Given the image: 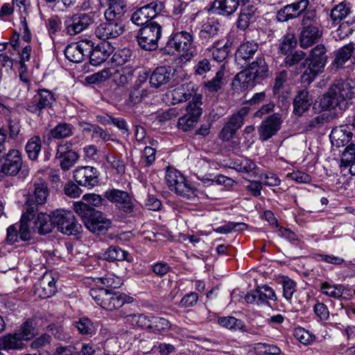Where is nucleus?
Segmentation results:
<instances>
[{"label":"nucleus","instance_id":"49","mask_svg":"<svg viewBox=\"0 0 355 355\" xmlns=\"http://www.w3.org/2000/svg\"><path fill=\"white\" fill-rule=\"evenodd\" d=\"M152 19L145 6L137 9L131 16V21L137 26L145 25Z\"/></svg>","mask_w":355,"mask_h":355},{"label":"nucleus","instance_id":"37","mask_svg":"<svg viewBox=\"0 0 355 355\" xmlns=\"http://www.w3.org/2000/svg\"><path fill=\"white\" fill-rule=\"evenodd\" d=\"M239 6L238 0H216L212 4V8L219 15L230 16L236 10Z\"/></svg>","mask_w":355,"mask_h":355},{"label":"nucleus","instance_id":"57","mask_svg":"<svg viewBox=\"0 0 355 355\" xmlns=\"http://www.w3.org/2000/svg\"><path fill=\"white\" fill-rule=\"evenodd\" d=\"M8 128L9 130V137L16 139L21 130L20 119L15 116H10L7 119Z\"/></svg>","mask_w":355,"mask_h":355},{"label":"nucleus","instance_id":"21","mask_svg":"<svg viewBox=\"0 0 355 355\" xmlns=\"http://www.w3.org/2000/svg\"><path fill=\"white\" fill-rule=\"evenodd\" d=\"M57 292L55 279L51 272H46L35 284V294L40 298H49Z\"/></svg>","mask_w":355,"mask_h":355},{"label":"nucleus","instance_id":"53","mask_svg":"<svg viewBox=\"0 0 355 355\" xmlns=\"http://www.w3.org/2000/svg\"><path fill=\"white\" fill-rule=\"evenodd\" d=\"M218 323L230 330H240L243 328V321L233 316L221 317L218 319Z\"/></svg>","mask_w":355,"mask_h":355},{"label":"nucleus","instance_id":"64","mask_svg":"<svg viewBox=\"0 0 355 355\" xmlns=\"http://www.w3.org/2000/svg\"><path fill=\"white\" fill-rule=\"evenodd\" d=\"M198 121L189 116V115L184 114L179 118L178 122V127L179 129L184 132L191 130Z\"/></svg>","mask_w":355,"mask_h":355},{"label":"nucleus","instance_id":"16","mask_svg":"<svg viewBox=\"0 0 355 355\" xmlns=\"http://www.w3.org/2000/svg\"><path fill=\"white\" fill-rule=\"evenodd\" d=\"M104 197L111 202L115 203L121 211L130 214L134 211L133 200L126 191L111 189L105 191Z\"/></svg>","mask_w":355,"mask_h":355},{"label":"nucleus","instance_id":"17","mask_svg":"<svg viewBox=\"0 0 355 355\" xmlns=\"http://www.w3.org/2000/svg\"><path fill=\"white\" fill-rule=\"evenodd\" d=\"M55 158L60 159V168L63 171H69L78 161L79 155L73 150L71 141H62L57 146Z\"/></svg>","mask_w":355,"mask_h":355},{"label":"nucleus","instance_id":"41","mask_svg":"<svg viewBox=\"0 0 355 355\" xmlns=\"http://www.w3.org/2000/svg\"><path fill=\"white\" fill-rule=\"evenodd\" d=\"M78 333L83 336H92L96 334V327L88 318L83 317L73 322Z\"/></svg>","mask_w":355,"mask_h":355},{"label":"nucleus","instance_id":"26","mask_svg":"<svg viewBox=\"0 0 355 355\" xmlns=\"http://www.w3.org/2000/svg\"><path fill=\"white\" fill-rule=\"evenodd\" d=\"M352 125H344L334 128L329 135L332 144L336 147L347 145L352 138Z\"/></svg>","mask_w":355,"mask_h":355},{"label":"nucleus","instance_id":"22","mask_svg":"<svg viewBox=\"0 0 355 355\" xmlns=\"http://www.w3.org/2000/svg\"><path fill=\"white\" fill-rule=\"evenodd\" d=\"M91 41L88 40H82L77 43L69 44L65 50V57L71 62H80L85 56H89L91 49Z\"/></svg>","mask_w":355,"mask_h":355},{"label":"nucleus","instance_id":"15","mask_svg":"<svg viewBox=\"0 0 355 355\" xmlns=\"http://www.w3.org/2000/svg\"><path fill=\"white\" fill-rule=\"evenodd\" d=\"M250 108L243 107L236 113L232 115L229 121L221 129L218 137L223 141H229L236 134V131L243 125L244 119L248 116Z\"/></svg>","mask_w":355,"mask_h":355},{"label":"nucleus","instance_id":"14","mask_svg":"<svg viewBox=\"0 0 355 355\" xmlns=\"http://www.w3.org/2000/svg\"><path fill=\"white\" fill-rule=\"evenodd\" d=\"M122 15H114L110 18L105 16L106 21L101 23L95 29V35L104 41L116 38L124 32V26L119 18Z\"/></svg>","mask_w":355,"mask_h":355},{"label":"nucleus","instance_id":"13","mask_svg":"<svg viewBox=\"0 0 355 355\" xmlns=\"http://www.w3.org/2000/svg\"><path fill=\"white\" fill-rule=\"evenodd\" d=\"M94 22V15L91 12L74 13L65 18L64 31L68 35L73 36L89 28Z\"/></svg>","mask_w":355,"mask_h":355},{"label":"nucleus","instance_id":"39","mask_svg":"<svg viewBox=\"0 0 355 355\" xmlns=\"http://www.w3.org/2000/svg\"><path fill=\"white\" fill-rule=\"evenodd\" d=\"M351 12L349 3L343 1L335 6L331 10L330 17L332 23L338 24L341 20L346 18Z\"/></svg>","mask_w":355,"mask_h":355},{"label":"nucleus","instance_id":"30","mask_svg":"<svg viewBox=\"0 0 355 355\" xmlns=\"http://www.w3.org/2000/svg\"><path fill=\"white\" fill-rule=\"evenodd\" d=\"M313 100L307 89L299 91L293 100V113L302 116L311 105Z\"/></svg>","mask_w":355,"mask_h":355},{"label":"nucleus","instance_id":"48","mask_svg":"<svg viewBox=\"0 0 355 355\" xmlns=\"http://www.w3.org/2000/svg\"><path fill=\"white\" fill-rule=\"evenodd\" d=\"M256 80L247 69L238 73L234 78V80L238 81L240 86L245 89L254 87L256 84Z\"/></svg>","mask_w":355,"mask_h":355},{"label":"nucleus","instance_id":"10","mask_svg":"<svg viewBox=\"0 0 355 355\" xmlns=\"http://www.w3.org/2000/svg\"><path fill=\"white\" fill-rule=\"evenodd\" d=\"M56 103L53 92L47 89H38L31 100L26 103L25 109L40 116L44 110L52 108Z\"/></svg>","mask_w":355,"mask_h":355},{"label":"nucleus","instance_id":"31","mask_svg":"<svg viewBox=\"0 0 355 355\" xmlns=\"http://www.w3.org/2000/svg\"><path fill=\"white\" fill-rule=\"evenodd\" d=\"M49 196V189L47 182L42 179L37 178L33 182V191L31 196L37 204L44 205Z\"/></svg>","mask_w":355,"mask_h":355},{"label":"nucleus","instance_id":"33","mask_svg":"<svg viewBox=\"0 0 355 355\" xmlns=\"http://www.w3.org/2000/svg\"><path fill=\"white\" fill-rule=\"evenodd\" d=\"M53 218V211L50 215L44 213H40L37 215L35 228L40 234H46L53 230L55 227Z\"/></svg>","mask_w":355,"mask_h":355},{"label":"nucleus","instance_id":"60","mask_svg":"<svg viewBox=\"0 0 355 355\" xmlns=\"http://www.w3.org/2000/svg\"><path fill=\"white\" fill-rule=\"evenodd\" d=\"M99 281L106 287L105 288L110 290L119 288L122 285L121 279L112 274L99 278Z\"/></svg>","mask_w":355,"mask_h":355},{"label":"nucleus","instance_id":"11","mask_svg":"<svg viewBox=\"0 0 355 355\" xmlns=\"http://www.w3.org/2000/svg\"><path fill=\"white\" fill-rule=\"evenodd\" d=\"M161 36L162 26L153 21L139 30L137 41L142 49L151 51L157 49Z\"/></svg>","mask_w":355,"mask_h":355},{"label":"nucleus","instance_id":"35","mask_svg":"<svg viewBox=\"0 0 355 355\" xmlns=\"http://www.w3.org/2000/svg\"><path fill=\"white\" fill-rule=\"evenodd\" d=\"M246 69L257 80L264 79L268 76V66L263 57L257 58Z\"/></svg>","mask_w":355,"mask_h":355},{"label":"nucleus","instance_id":"19","mask_svg":"<svg viewBox=\"0 0 355 355\" xmlns=\"http://www.w3.org/2000/svg\"><path fill=\"white\" fill-rule=\"evenodd\" d=\"M282 123L281 114L275 113L263 121L258 128L259 139L262 141H268L280 130Z\"/></svg>","mask_w":355,"mask_h":355},{"label":"nucleus","instance_id":"59","mask_svg":"<svg viewBox=\"0 0 355 355\" xmlns=\"http://www.w3.org/2000/svg\"><path fill=\"white\" fill-rule=\"evenodd\" d=\"M254 349L259 355H278L281 352L277 346L266 343L256 344Z\"/></svg>","mask_w":355,"mask_h":355},{"label":"nucleus","instance_id":"52","mask_svg":"<svg viewBox=\"0 0 355 355\" xmlns=\"http://www.w3.org/2000/svg\"><path fill=\"white\" fill-rule=\"evenodd\" d=\"M301 16V25L302 27L318 26V18L315 10L306 8Z\"/></svg>","mask_w":355,"mask_h":355},{"label":"nucleus","instance_id":"32","mask_svg":"<svg viewBox=\"0 0 355 355\" xmlns=\"http://www.w3.org/2000/svg\"><path fill=\"white\" fill-rule=\"evenodd\" d=\"M257 19V8L253 6H248L241 8L238 20L237 28L241 30L247 29L250 24L254 22Z\"/></svg>","mask_w":355,"mask_h":355},{"label":"nucleus","instance_id":"38","mask_svg":"<svg viewBox=\"0 0 355 355\" xmlns=\"http://www.w3.org/2000/svg\"><path fill=\"white\" fill-rule=\"evenodd\" d=\"M220 30V24L214 19H209L203 24L199 33L200 39L204 42H207L215 37Z\"/></svg>","mask_w":355,"mask_h":355},{"label":"nucleus","instance_id":"6","mask_svg":"<svg viewBox=\"0 0 355 355\" xmlns=\"http://www.w3.org/2000/svg\"><path fill=\"white\" fill-rule=\"evenodd\" d=\"M134 69L130 67H111L92 75L89 80L91 83H101L112 79L118 86H125L133 77Z\"/></svg>","mask_w":355,"mask_h":355},{"label":"nucleus","instance_id":"50","mask_svg":"<svg viewBox=\"0 0 355 355\" xmlns=\"http://www.w3.org/2000/svg\"><path fill=\"white\" fill-rule=\"evenodd\" d=\"M105 157L110 166L115 169L118 173L123 174L125 173V166L123 161L116 153H108L105 155Z\"/></svg>","mask_w":355,"mask_h":355},{"label":"nucleus","instance_id":"2","mask_svg":"<svg viewBox=\"0 0 355 355\" xmlns=\"http://www.w3.org/2000/svg\"><path fill=\"white\" fill-rule=\"evenodd\" d=\"M327 49L323 44H318L309 52L302 66L305 68L301 76L302 83L310 85L322 73L327 64L328 55Z\"/></svg>","mask_w":355,"mask_h":355},{"label":"nucleus","instance_id":"34","mask_svg":"<svg viewBox=\"0 0 355 355\" xmlns=\"http://www.w3.org/2000/svg\"><path fill=\"white\" fill-rule=\"evenodd\" d=\"M103 6L107 7L104 12V16L110 18L114 15H123L126 10V2L125 0H100Z\"/></svg>","mask_w":355,"mask_h":355},{"label":"nucleus","instance_id":"46","mask_svg":"<svg viewBox=\"0 0 355 355\" xmlns=\"http://www.w3.org/2000/svg\"><path fill=\"white\" fill-rule=\"evenodd\" d=\"M297 41L296 37L293 33H287L285 34L279 43V51L284 55L292 52L297 46Z\"/></svg>","mask_w":355,"mask_h":355},{"label":"nucleus","instance_id":"18","mask_svg":"<svg viewBox=\"0 0 355 355\" xmlns=\"http://www.w3.org/2000/svg\"><path fill=\"white\" fill-rule=\"evenodd\" d=\"M73 179L78 185L92 189L99 183V172L94 166H80L73 171Z\"/></svg>","mask_w":355,"mask_h":355},{"label":"nucleus","instance_id":"45","mask_svg":"<svg viewBox=\"0 0 355 355\" xmlns=\"http://www.w3.org/2000/svg\"><path fill=\"white\" fill-rule=\"evenodd\" d=\"M73 129L71 124L62 122L51 129L50 133L53 139H61L71 137L73 135Z\"/></svg>","mask_w":355,"mask_h":355},{"label":"nucleus","instance_id":"63","mask_svg":"<svg viewBox=\"0 0 355 355\" xmlns=\"http://www.w3.org/2000/svg\"><path fill=\"white\" fill-rule=\"evenodd\" d=\"M83 199L89 206L92 205L97 207L101 205H105L107 202V200L105 198H103L101 196L96 193L85 194L83 197Z\"/></svg>","mask_w":355,"mask_h":355},{"label":"nucleus","instance_id":"36","mask_svg":"<svg viewBox=\"0 0 355 355\" xmlns=\"http://www.w3.org/2000/svg\"><path fill=\"white\" fill-rule=\"evenodd\" d=\"M231 44H223L220 40L215 41L207 50L211 51L213 59L218 62L224 61L230 51Z\"/></svg>","mask_w":355,"mask_h":355},{"label":"nucleus","instance_id":"9","mask_svg":"<svg viewBox=\"0 0 355 355\" xmlns=\"http://www.w3.org/2000/svg\"><path fill=\"white\" fill-rule=\"evenodd\" d=\"M1 171L6 175H19L21 179L26 178L30 171L28 166L23 162L21 153L16 149L10 150L6 155Z\"/></svg>","mask_w":355,"mask_h":355},{"label":"nucleus","instance_id":"43","mask_svg":"<svg viewBox=\"0 0 355 355\" xmlns=\"http://www.w3.org/2000/svg\"><path fill=\"white\" fill-rule=\"evenodd\" d=\"M104 256L105 259L109 261H130L128 259L129 253L116 245L110 246L105 252Z\"/></svg>","mask_w":355,"mask_h":355},{"label":"nucleus","instance_id":"28","mask_svg":"<svg viewBox=\"0 0 355 355\" xmlns=\"http://www.w3.org/2000/svg\"><path fill=\"white\" fill-rule=\"evenodd\" d=\"M258 44L254 42H246L242 43L235 53L236 62L243 66L248 60L252 58L258 50Z\"/></svg>","mask_w":355,"mask_h":355},{"label":"nucleus","instance_id":"56","mask_svg":"<svg viewBox=\"0 0 355 355\" xmlns=\"http://www.w3.org/2000/svg\"><path fill=\"white\" fill-rule=\"evenodd\" d=\"M355 31V25L349 24L347 21L343 22L340 24L338 29L336 31L334 37L336 40H343L348 37Z\"/></svg>","mask_w":355,"mask_h":355},{"label":"nucleus","instance_id":"20","mask_svg":"<svg viewBox=\"0 0 355 355\" xmlns=\"http://www.w3.org/2000/svg\"><path fill=\"white\" fill-rule=\"evenodd\" d=\"M309 5V0H300L288 4L281 8L277 13L276 18L281 22L297 18L304 12Z\"/></svg>","mask_w":355,"mask_h":355},{"label":"nucleus","instance_id":"58","mask_svg":"<svg viewBox=\"0 0 355 355\" xmlns=\"http://www.w3.org/2000/svg\"><path fill=\"white\" fill-rule=\"evenodd\" d=\"M306 53L302 51H295L294 53H289L286 55L284 60V64L286 67H291L300 63L305 58Z\"/></svg>","mask_w":355,"mask_h":355},{"label":"nucleus","instance_id":"12","mask_svg":"<svg viewBox=\"0 0 355 355\" xmlns=\"http://www.w3.org/2000/svg\"><path fill=\"white\" fill-rule=\"evenodd\" d=\"M53 216L55 226L61 233L69 236H78L82 232L83 227L72 211L56 210L53 211Z\"/></svg>","mask_w":355,"mask_h":355},{"label":"nucleus","instance_id":"54","mask_svg":"<svg viewBox=\"0 0 355 355\" xmlns=\"http://www.w3.org/2000/svg\"><path fill=\"white\" fill-rule=\"evenodd\" d=\"M283 286V295L287 300H291L296 291V283L287 276L281 277Z\"/></svg>","mask_w":355,"mask_h":355},{"label":"nucleus","instance_id":"44","mask_svg":"<svg viewBox=\"0 0 355 355\" xmlns=\"http://www.w3.org/2000/svg\"><path fill=\"white\" fill-rule=\"evenodd\" d=\"M202 98L201 94L194 95L192 101L188 103L186 108V114L189 115V116L197 121H198L202 113V110L200 107L202 105Z\"/></svg>","mask_w":355,"mask_h":355},{"label":"nucleus","instance_id":"8","mask_svg":"<svg viewBox=\"0 0 355 355\" xmlns=\"http://www.w3.org/2000/svg\"><path fill=\"white\" fill-rule=\"evenodd\" d=\"M193 43V35L186 31H178L173 33L166 43V48H168V53L171 49L178 51L185 60H190L193 58L192 51Z\"/></svg>","mask_w":355,"mask_h":355},{"label":"nucleus","instance_id":"62","mask_svg":"<svg viewBox=\"0 0 355 355\" xmlns=\"http://www.w3.org/2000/svg\"><path fill=\"white\" fill-rule=\"evenodd\" d=\"M288 76V71L282 70L276 73L275 83L273 86L274 94H277L280 92L284 87V84L287 81Z\"/></svg>","mask_w":355,"mask_h":355},{"label":"nucleus","instance_id":"27","mask_svg":"<svg viewBox=\"0 0 355 355\" xmlns=\"http://www.w3.org/2000/svg\"><path fill=\"white\" fill-rule=\"evenodd\" d=\"M197 89L191 83L182 84L171 92L173 104L186 102L196 94Z\"/></svg>","mask_w":355,"mask_h":355},{"label":"nucleus","instance_id":"61","mask_svg":"<svg viewBox=\"0 0 355 355\" xmlns=\"http://www.w3.org/2000/svg\"><path fill=\"white\" fill-rule=\"evenodd\" d=\"M320 291L322 294L334 298H339L343 295V292L337 286L331 285L327 282L321 284Z\"/></svg>","mask_w":355,"mask_h":355},{"label":"nucleus","instance_id":"51","mask_svg":"<svg viewBox=\"0 0 355 355\" xmlns=\"http://www.w3.org/2000/svg\"><path fill=\"white\" fill-rule=\"evenodd\" d=\"M223 78L224 72L222 70H219L211 80L205 82V87L209 92H217L222 88Z\"/></svg>","mask_w":355,"mask_h":355},{"label":"nucleus","instance_id":"1","mask_svg":"<svg viewBox=\"0 0 355 355\" xmlns=\"http://www.w3.org/2000/svg\"><path fill=\"white\" fill-rule=\"evenodd\" d=\"M354 87L351 80L338 81L332 85L320 100V106L324 110L338 107L345 110L348 107V101L354 95Z\"/></svg>","mask_w":355,"mask_h":355},{"label":"nucleus","instance_id":"25","mask_svg":"<svg viewBox=\"0 0 355 355\" xmlns=\"http://www.w3.org/2000/svg\"><path fill=\"white\" fill-rule=\"evenodd\" d=\"M322 36V31L317 26L302 27L300 33V46L307 49L315 44Z\"/></svg>","mask_w":355,"mask_h":355},{"label":"nucleus","instance_id":"55","mask_svg":"<svg viewBox=\"0 0 355 355\" xmlns=\"http://www.w3.org/2000/svg\"><path fill=\"white\" fill-rule=\"evenodd\" d=\"M132 57V51L130 49L123 48L118 50L112 57V60L115 62L116 66L121 67L123 64L128 62Z\"/></svg>","mask_w":355,"mask_h":355},{"label":"nucleus","instance_id":"5","mask_svg":"<svg viewBox=\"0 0 355 355\" xmlns=\"http://www.w3.org/2000/svg\"><path fill=\"white\" fill-rule=\"evenodd\" d=\"M90 295L103 309L113 311L130 302V297L125 294L104 288H93Z\"/></svg>","mask_w":355,"mask_h":355},{"label":"nucleus","instance_id":"24","mask_svg":"<svg viewBox=\"0 0 355 355\" xmlns=\"http://www.w3.org/2000/svg\"><path fill=\"white\" fill-rule=\"evenodd\" d=\"M91 49H89V56L90 63L94 66H97L105 62L109 56L114 52L113 46L107 41H103L94 46L91 41Z\"/></svg>","mask_w":355,"mask_h":355},{"label":"nucleus","instance_id":"23","mask_svg":"<svg viewBox=\"0 0 355 355\" xmlns=\"http://www.w3.org/2000/svg\"><path fill=\"white\" fill-rule=\"evenodd\" d=\"M248 303H256L258 305L268 304V300H277L275 291L267 285L258 286L254 291L248 293L245 297Z\"/></svg>","mask_w":355,"mask_h":355},{"label":"nucleus","instance_id":"4","mask_svg":"<svg viewBox=\"0 0 355 355\" xmlns=\"http://www.w3.org/2000/svg\"><path fill=\"white\" fill-rule=\"evenodd\" d=\"M35 336V328L33 320L24 322L19 329L1 338L0 346L5 350H21L26 347V343Z\"/></svg>","mask_w":355,"mask_h":355},{"label":"nucleus","instance_id":"40","mask_svg":"<svg viewBox=\"0 0 355 355\" xmlns=\"http://www.w3.org/2000/svg\"><path fill=\"white\" fill-rule=\"evenodd\" d=\"M341 166H349V173L355 175V144L347 146L342 153Z\"/></svg>","mask_w":355,"mask_h":355},{"label":"nucleus","instance_id":"42","mask_svg":"<svg viewBox=\"0 0 355 355\" xmlns=\"http://www.w3.org/2000/svg\"><path fill=\"white\" fill-rule=\"evenodd\" d=\"M42 149V141L39 136H33L29 139L25 146L26 153L31 160L37 159Z\"/></svg>","mask_w":355,"mask_h":355},{"label":"nucleus","instance_id":"7","mask_svg":"<svg viewBox=\"0 0 355 355\" xmlns=\"http://www.w3.org/2000/svg\"><path fill=\"white\" fill-rule=\"evenodd\" d=\"M165 180L169 189L183 198L191 200L197 196V191L187 183L184 175L178 170L168 168Z\"/></svg>","mask_w":355,"mask_h":355},{"label":"nucleus","instance_id":"47","mask_svg":"<svg viewBox=\"0 0 355 355\" xmlns=\"http://www.w3.org/2000/svg\"><path fill=\"white\" fill-rule=\"evenodd\" d=\"M354 49L355 48L352 43L340 48L338 51L334 64L338 67H342L352 57Z\"/></svg>","mask_w":355,"mask_h":355},{"label":"nucleus","instance_id":"29","mask_svg":"<svg viewBox=\"0 0 355 355\" xmlns=\"http://www.w3.org/2000/svg\"><path fill=\"white\" fill-rule=\"evenodd\" d=\"M172 69L169 67H157L150 76L151 87L158 88L168 83L173 77Z\"/></svg>","mask_w":355,"mask_h":355},{"label":"nucleus","instance_id":"3","mask_svg":"<svg viewBox=\"0 0 355 355\" xmlns=\"http://www.w3.org/2000/svg\"><path fill=\"white\" fill-rule=\"evenodd\" d=\"M73 209L83 219L85 227L93 233L101 234L107 231L112 223L111 220L103 217L101 211L89 206L82 201L73 203Z\"/></svg>","mask_w":355,"mask_h":355}]
</instances>
